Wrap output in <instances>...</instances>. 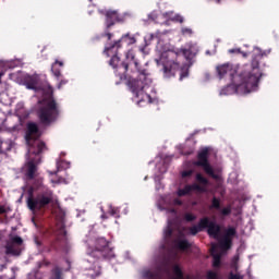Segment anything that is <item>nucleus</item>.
Segmentation results:
<instances>
[{"instance_id":"1","label":"nucleus","mask_w":279,"mask_h":279,"mask_svg":"<svg viewBox=\"0 0 279 279\" xmlns=\"http://www.w3.org/2000/svg\"><path fill=\"white\" fill-rule=\"evenodd\" d=\"M136 44V37L130 33L123 34L118 40L110 43L104 48V54L108 58L111 57L109 65L116 70V75L120 80H128L130 90L140 97L144 95L145 89L149 88L153 84V77L147 68H141L137 59H135L134 50L125 52V59L121 62L118 51L123 45L132 46ZM121 62V63H120Z\"/></svg>"},{"instance_id":"2","label":"nucleus","mask_w":279,"mask_h":279,"mask_svg":"<svg viewBox=\"0 0 279 279\" xmlns=\"http://www.w3.org/2000/svg\"><path fill=\"white\" fill-rule=\"evenodd\" d=\"M264 59L262 52H254L252 57L251 65H243L238 72H233V68L230 63H223V65L217 66V73L220 78L227 74L230 75L232 85H227L221 89V95H247L254 90H257L263 72L260 70V61Z\"/></svg>"},{"instance_id":"3","label":"nucleus","mask_w":279,"mask_h":279,"mask_svg":"<svg viewBox=\"0 0 279 279\" xmlns=\"http://www.w3.org/2000/svg\"><path fill=\"white\" fill-rule=\"evenodd\" d=\"M27 193L26 206L33 214L46 209L54 199L53 191L44 184L41 178L34 180Z\"/></svg>"},{"instance_id":"4","label":"nucleus","mask_w":279,"mask_h":279,"mask_svg":"<svg viewBox=\"0 0 279 279\" xmlns=\"http://www.w3.org/2000/svg\"><path fill=\"white\" fill-rule=\"evenodd\" d=\"M183 56L186 60L191 59L192 51L184 48L180 52H174V50H167L161 54L163 76L170 78L175 76L177 72L180 71V63L178 59Z\"/></svg>"},{"instance_id":"5","label":"nucleus","mask_w":279,"mask_h":279,"mask_svg":"<svg viewBox=\"0 0 279 279\" xmlns=\"http://www.w3.org/2000/svg\"><path fill=\"white\" fill-rule=\"evenodd\" d=\"M86 254L97 260L114 257L110 242L105 238H90L86 241Z\"/></svg>"},{"instance_id":"6","label":"nucleus","mask_w":279,"mask_h":279,"mask_svg":"<svg viewBox=\"0 0 279 279\" xmlns=\"http://www.w3.org/2000/svg\"><path fill=\"white\" fill-rule=\"evenodd\" d=\"M60 114L61 110L54 98L45 100L43 105H40V107L37 109V118L39 120V123L45 128H49L53 123H56Z\"/></svg>"},{"instance_id":"7","label":"nucleus","mask_w":279,"mask_h":279,"mask_svg":"<svg viewBox=\"0 0 279 279\" xmlns=\"http://www.w3.org/2000/svg\"><path fill=\"white\" fill-rule=\"evenodd\" d=\"M41 131L36 122H27L25 130V142L31 155H40L47 149L46 143L40 142Z\"/></svg>"},{"instance_id":"8","label":"nucleus","mask_w":279,"mask_h":279,"mask_svg":"<svg viewBox=\"0 0 279 279\" xmlns=\"http://www.w3.org/2000/svg\"><path fill=\"white\" fill-rule=\"evenodd\" d=\"M98 13L105 17L106 29L112 28L116 24H123L128 17L126 12L121 13L114 9H99Z\"/></svg>"},{"instance_id":"9","label":"nucleus","mask_w":279,"mask_h":279,"mask_svg":"<svg viewBox=\"0 0 279 279\" xmlns=\"http://www.w3.org/2000/svg\"><path fill=\"white\" fill-rule=\"evenodd\" d=\"M71 250L66 231L58 233L56 238L50 241L49 246L45 247L47 253L56 252L57 254H68Z\"/></svg>"},{"instance_id":"10","label":"nucleus","mask_w":279,"mask_h":279,"mask_svg":"<svg viewBox=\"0 0 279 279\" xmlns=\"http://www.w3.org/2000/svg\"><path fill=\"white\" fill-rule=\"evenodd\" d=\"M195 167H202L204 172L217 180L218 175L215 173L214 168L209 162V149L205 148L197 154V161L194 162Z\"/></svg>"},{"instance_id":"11","label":"nucleus","mask_w":279,"mask_h":279,"mask_svg":"<svg viewBox=\"0 0 279 279\" xmlns=\"http://www.w3.org/2000/svg\"><path fill=\"white\" fill-rule=\"evenodd\" d=\"M201 227L206 230L208 236L219 240L222 234V228L216 221H211L210 218L204 217L201 219Z\"/></svg>"},{"instance_id":"12","label":"nucleus","mask_w":279,"mask_h":279,"mask_svg":"<svg viewBox=\"0 0 279 279\" xmlns=\"http://www.w3.org/2000/svg\"><path fill=\"white\" fill-rule=\"evenodd\" d=\"M24 241L20 236H13L11 238L4 248H5V254L8 255H13V256H20L22 254V248L21 246L23 245Z\"/></svg>"},{"instance_id":"13","label":"nucleus","mask_w":279,"mask_h":279,"mask_svg":"<svg viewBox=\"0 0 279 279\" xmlns=\"http://www.w3.org/2000/svg\"><path fill=\"white\" fill-rule=\"evenodd\" d=\"M209 209L220 210V215L225 216V217H228L232 214V207L231 206H228V207L221 209V201H220V198H217L216 196H214L211 198V204L209 206Z\"/></svg>"},{"instance_id":"14","label":"nucleus","mask_w":279,"mask_h":279,"mask_svg":"<svg viewBox=\"0 0 279 279\" xmlns=\"http://www.w3.org/2000/svg\"><path fill=\"white\" fill-rule=\"evenodd\" d=\"M37 171H38V167L36 166L35 161L29 160L26 163V171H25L26 180H28V181L34 180L35 177H36Z\"/></svg>"},{"instance_id":"15","label":"nucleus","mask_w":279,"mask_h":279,"mask_svg":"<svg viewBox=\"0 0 279 279\" xmlns=\"http://www.w3.org/2000/svg\"><path fill=\"white\" fill-rule=\"evenodd\" d=\"M194 191L204 192V189L198 184L185 185L182 190L178 191V196L183 197L190 195Z\"/></svg>"},{"instance_id":"16","label":"nucleus","mask_w":279,"mask_h":279,"mask_svg":"<svg viewBox=\"0 0 279 279\" xmlns=\"http://www.w3.org/2000/svg\"><path fill=\"white\" fill-rule=\"evenodd\" d=\"M211 256H213V267L220 268L221 267V254L218 253V248L216 245H213L210 250Z\"/></svg>"},{"instance_id":"17","label":"nucleus","mask_w":279,"mask_h":279,"mask_svg":"<svg viewBox=\"0 0 279 279\" xmlns=\"http://www.w3.org/2000/svg\"><path fill=\"white\" fill-rule=\"evenodd\" d=\"M64 66L63 61H56L51 64V73L54 77L60 78L62 76L61 69Z\"/></svg>"},{"instance_id":"18","label":"nucleus","mask_w":279,"mask_h":279,"mask_svg":"<svg viewBox=\"0 0 279 279\" xmlns=\"http://www.w3.org/2000/svg\"><path fill=\"white\" fill-rule=\"evenodd\" d=\"M25 86L29 90H37L38 89V78H35V76H29L25 81Z\"/></svg>"},{"instance_id":"19","label":"nucleus","mask_w":279,"mask_h":279,"mask_svg":"<svg viewBox=\"0 0 279 279\" xmlns=\"http://www.w3.org/2000/svg\"><path fill=\"white\" fill-rule=\"evenodd\" d=\"M12 141H0V153L5 154L12 149Z\"/></svg>"},{"instance_id":"20","label":"nucleus","mask_w":279,"mask_h":279,"mask_svg":"<svg viewBox=\"0 0 279 279\" xmlns=\"http://www.w3.org/2000/svg\"><path fill=\"white\" fill-rule=\"evenodd\" d=\"M191 243L187 240H177L175 241V247L180 251H187L191 248Z\"/></svg>"},{"instance_id":"21","label":"nucleus","mask_w":279,"mask_h":279,"mask_svg":"<svg viewBox=\"0 0 279 279\" xmlns=\"http://www.w3.org/2000/svg\"><path fill=\"white\" fill-rule=\"evenodd\" d=\"M173 275L177 277L175 279H192L191 277L184 278V272L179 265H174L172 267Z\"/></svg>"},{"instance_id":"22","label":"nucleus","mask_w":279,"mask_h":279,"mask_svg":"<svg viewBox=\"0 0 279 279\" xmlns=\"http://www.w3.org/2000/svg\"><path fill=\"white\" fill-rule=\"evenodd\" d=\"M143 278H145V279H161V276L157 271L146 270L143 272Z\"/></svg>"},{"instance_id":"23","label":"nucleus","mask_w":279,"mask_h":279,"mask_svg":"<svg viewBox=\"0 0 279 279\" xmlns=\"http://www.w3.org/2000/svg\"><path fill=\"white\" fill-rule=\"evenodd\" d=\"M50 279H62V268L56 266L53 269H51Z\"/></svg>"},{"instance_id":"24","label":"nucleus","mask_w":279,"mask_h":279,"mask_svg":"<svg viewBox=\"0 0 279 279\" xmlns=\"http://www.w3.org/2000/svg\"><path fill=\"white\" fill-rule=\"evenodd\" d=\"M189 231L191 235H197L199 232L204 231V228H202V219L198 221L197 226H193Z\"/></svg>"},{"instance_id":"25","label":"nucleus","mask_w":279,"mask_h":279,"mask_svg":"<svg viewBox=\"0 0 279 279\" xmlns=\"http://www.w3.org/2000/svg\"><path fill=\"white\" fill-rule=\"evenodd\" d=\"M231 239L228 236H223V239L220 241V246L225 250H229L231 247Z\"/></svg>"},{"instance_id":"26","label":"nucleus","mask_w":279,"mask_h":279,"mask_svg":"<svg viewBox=\"0 0 279 279\" xmlns=\"http://www.w3.org/2000/svg\"><path fill=\"white\" fill-rule=\"evenodd\" d=\"M16 114L23 118H27L29 116L28 111H24L23 105H17L16 106Z\"/></svg>"},{"instance_id":"27","label":"nucleus","mask_w":279,"mask_h":279,"mask_svg":"<svg viewBox=\"0 0 279 279\" xmlns=\"http://www.w3.org/2000/svg\"><path fill=\"white\" fill-rule=\"evenodd\" d=\"M173 235V229L171 227V225L167 226V228L163 231V236L166 240H170Z\"/></svg>"},{"instance_id":"28","label":"nucleus","mask_w":279,"mask_h":279,"mask_svg":"<svg viewBox=\"0 0 279 279\" xmlns=\"http://www.w3.org/2000/svg\"><path fill=\"white\" fill-rule=\"evenodd\" d=\"M196 181L204 186L209 185L208 179L204 178L201 173L196 174Z\"/></svg>"},{"instance_id":"29","label":"nucleus","mask_w":279,"mask_h":279,"mask_svg":"<svg viewBox=\"0 0 279 279\" xmlns=\"http://www.w3.org/2000/svg\"><path fill=\"white\" fill-rule=\"evenodd\" d=\"M37 269H41L44 267H49L51 266V262L47 260V259H43L38 263H36Z\"/></svg>"},{"instance_id":"30","label":"nucleus","mask_w":279,"mask_h":279,"mask_svg":"<svg viewBox=\"0 0 279 279\" xmlns=\"http://www.w3.org/2000/svg\"><path fill=\"white\" fill-rule=\"evenodd\" d=\"M189 75H190L189 68H181L180 81H183L184 78L189 77Z\"/></svg>"},{"instance_id":"31","label":"nucleus","mask_w":279,"mask_h":279,"mask_svg":"<svg viewBox=\"0 0 279 279\" xmlns=\"http://www.w3.org/2000/svg\"><path fill=\"white\" fill-rule=\"evenodd\" d=\"M196 219H197V217H196L194 214L186 213V214L184 215V220H185L186 222H193V221H195Z\"/></svg>"},{"instance_id":"32","label":"nucleus","mask_w":279,"mask_h":279,"mask_svg":"<svg viewBox=\"0 0 279 279\" xmlns=\"http://www.w3.org/2000/svg\"><path fill=\"white\" fill-rule=\"evenodd\" d=\"M181 33L183 36H192L193 35V29L190 27H182Z\"/></svg>"},{"instance_id":"33","label":"nucleus","mask_w":279,"mask_h":279,"mask_svg":"<svg viewBox=\"0 0 279 279\" xmlns=\"http://www.w3.org/2000/svg\"><path fill=\"white\" fill-rule=\"evenodd\" d=\"M101 37H107V40L110 41L113 38V33L109 32V28H106L105 33L101 34Z\"/></svg>"},{"instance_id":"34","label":"nucleus","mask_w":279,"mask_h":279,"mask_svg":"<svg viewBox=\"0 0 279 279\" xmlns=\"http://www.w3.org/2000/svg\"><path fill=\"white\" fill-rule=\"evenodd\" d=\"M236 234V230L234 228H229L227 231H226V235L228 239H230V236H234Z\"/></svg>"},{"instance_id":"35","label":"nucleus","mask_w":279,"mask_h":279,"mask_svg":"<svg viewBox=\"0 0 279 279\" xmlns=\"http://www.w3.org/2000/svg\"><path fill=\"white\" fill-rule=\"evenodd\" d=\"M173 21L179 22V23H184V17L180 14H175L173 16Z\"/></svg>"},{"instance_id":"36","label":"nucleus","mask_w":279,"mask_h":279,"mask_svg":"<svg viewBox=\"0 0 279 279\" xmlns=\"http://www.w3.org/2000/svg\"><path fill=\"white\" fill-rule=\"evenodd\" d=\"M193 173H194L193 170H187V171H183L181 175L182 178H190L193 175Z\"/></svg>"},{"instance_id":"37","label":"nucleus","mask_w":279,"mask_h":279,"mask_svg":"<svg viewBox=\"0 0 279 279\" xmlns=\"http://www.w3.org/2000/svg\"><path fill=\"white\" fill-rule=\"evenodd\" d=\"M229 279H244V277L239 274L230 272Z\"/></svg>"},{"instance_id":"38","label":"nucleus","mask_w":279,"mask_h":279,"mask_svg":"<svg viewBox=\"0 0 279 279\" xmlns=\"http://www.w3.org/2000/svg\"><path fill=\"white\" fill-rule=\"evenodd\" d=\"M118 213H119V210L117 208L110 207V210H109L110 216L114 217L118 215Z\"/></svg>"},{"instance_id":"39","label":"nucleus","mask_w":279,"mask_h":279,"mask_svg":"<svg viewBox=\"0 0 279 279\" xmlns=\"http://www.w3.org/2000/svg\"><path fill=\"white\" fill-rule=\"evenodd\" d=\"M208 279H218V275L216 272L209 271L207 275Z\"/></svg>"},{"instance_id":"40","label":"nucleus","mask_w":279,"mask_h":279,"mask_svg":"<svg viewBox=\"0 0 279 279\" xmlns=\"http://www.w3.org/2000/svg\"><path fill=\"white\" fill-rule=\"evenodd\" d=\"M20 130V124H14L10 128V132H17Z\"/></svg>"},{"instance_id":"41","label":"nucleus","mask_w":279,"mask_h":279,"mask_svg":"<svg viewBox=\"0 0 279 279\" xmlns=\"http://www.w3.org/2000/svg\"><path fill=\"white\" fill-rule=\"evenodd\" d=\"M8 268V264H1L0 265V272H2L3 270H5Z\"/></svg>"},{"instance_id":"42","label":"nucleus","mask_w":279,"mask_h":279,"mask_svg":"<svg viewBox=\"0 0 279 279\" xmlns=\"http://www.w3.org/2000/svg\"><path fill=\"white\" fill-rule=\"evenodd\" d=\"M101 275V270H98L95 272V275H92L90 278L95 279V277H99Z\"/></svg>"},{"instance_id":"43","label":"nucleus","mask_w":279,"mask_h":279,"mask_svg":"<svg viewBox=\"0 0 279 279\" xmlns=\"http://www.w3.org/2000/svg\"><path fill=\"white\" fill-rule=\"evenodd\" d=\"M34 242H35L36 246H38V247L43 246V242H40L38 239H35Z\"/></svg>"},{"instance_id":"44","label":"nucleus","mask_w":279,"mask_h":279,"mask_svg":"<svg viewBox=\"0 0 279 279\" xmlns=\"http://www.w3.org/2000/svg\"><path fill=\"white\" fill-rule=\"evenodd\" d=\"M240 52V50L239 49H234V48H232L231 50H229V53H239Z\"/></svg>"},{"instance_id":"45","label":"nucleus","mask_w":279,"mask_h":279,"mask_svg":"<svg viewBox=\"0 0 279 279\" xmlns=\"http://www.w3.org/2000/svg\"><path fill=\"white\" fill-rule=\"evenodd\" d=\"M7 213V209L3 206H0V215H3Z\"/></svg>"},{"instance_id":"46","label":"nucleus","mask_w":279,"mask_h":279,"mask_svg":"<svg viewBox=\"0 0 279 279\" xmlns=\"http://www.w3.org/2000/svg\"><path fill=\"white\" fill-rule=\"evenodd\" d=\"M92 40H93V41L100 40V36H95V37H93Z\"/></svg>"},{"instance_id":"47","label":"nucleus","mask_w":279,"mask_h":279,"mask_svg":"<svg viewBox=\"0 0 279 279\" xmlns=\"http://www.w3.org/2000/svg\"><path fill=\"white\" fill-rule=\"evenodd\" d=\"M3 76H4V72H0V83Z\"/></svg>"},{"instance_id":"48","label":"nucleus","mask_w":279,"mask_h":279,"mask_svg":"<svg viewBox=\"0 0 279 279\" xmlns=\"http://www.w3.org/2000/svg\"><path fill=\"white\" fill-rule=\"evenodd\" d=\"M146 98L150 99V98H151V96H150L149 94H146Z\"/></svg>"},{"instance_id":"49","label":"nucleus","mask_w":279,"mask_h":279,"mask_svg":"<svg viewBox=\"0 0 279 279\" xmlns=\"http://www.w3.org/2000/svg\"><path fill=\"white\" fill-rule=\"evenodd\" d=\"M101 218H102V219H107L108 217H107L106 215H102Z\"/></svg>"},{"instance_id":"50","label":"nucleus","mask_w":279,"mask_h":279,"mask_svg":"<svg viewBox=\"0 0 279 279\" xmlns=\"http://www.w3.org/2000/svg\"><path fill=\"white\" fill-rule=\"evenodd\" d=\"M216 3L220 4V3H221V0H216Z\"/></svg>"},{"instance_id":"51","label":"nucleus","mask_w":279,"mask_h":279,"mask_svg":"<svg viewBox=\"0 0 279 279\" xmlns=\"http://www.w3.org/2000/svg\"><path fill=\"white\" fill-rule=\"evenodd\" d=\"M32 222H33L34 225H36V222H35V218H32Z\"/></svg>"},{"instance_id":"52","label":"nucleus","mask_w":279,"mask_h":279,"mask_svg":"<svg viewBox=\"0 0 279 279\" xmlns=\"http://www.w3.org/2000/svg\"><path fill=\"white\" fill-rule=\"evenodd\" d=\"M165 16H169V13H168V12H166V13H165Z\"/></svg>"},{"instance_id":"53","label":"nucleus","mask_w":279,"mask_h":279,"mask_svg":"<svg viewBox=\"0 0 279 279\" xmlns=\"http://www.w3.org/2000/svg\"><path fill=\"white\" fill-rule=\"evenodd\" d=\"M0 279H3V277H2V276H0Z\"/></svg>"},{"instance_id":"54","label":"nucleus","mask_w":279,"mask_h":279,"mask_svg":"<svg viewBox=\"0 0 279 279\" xmlns=\"http://www.w3.org/2000/svg\"><path fill=\"white\" fill-rule=\"evenodd\" d=\"M0 279H3V277H2V276H0Z\"/></svg>"}]
</instances>
